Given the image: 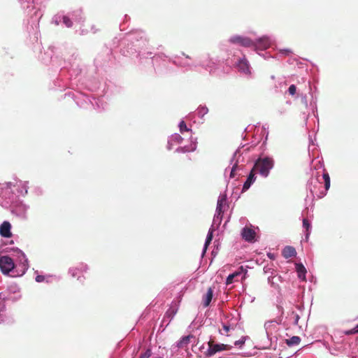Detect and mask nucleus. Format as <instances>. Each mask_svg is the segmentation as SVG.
Masks as SVG:
<instances>
[{
    "mask_svg": "<svg viewBox=\"0 0 358 358\" xmlns=\"http://www.w3.org/2000/svg\"><path fill=\"white\" fill-rule=\"evenodd\" d=\"M44 280H45V276L44 275H38L36 277V281L38 282H41L44 281Z\"/></svg>",
    "mask_w": 358,
    "mask_h": 358,
    "instance_id": "26",
    "label": "nucleus"
},
{
    "mask_svg": "<svg viewBox=\"0 0 358 358\" xmlns=\"http://www.w3.org/2000/svg\"><path fill=\"white\" fill-rule=\"evenodd\" d=\"M180 131L181 134H183L185 131H189V128L187 127L185 122L184 121H181L179 124Z\"/></svg>",
    "mask_w": 358,
    "mask_h": 358,
    "instance_id": "19",
    "label": "nucleus"
},
{
    "mask_svg": "<svg viewBox=\"0 0 358 358\" xmlns=\"http://www.w3.org/2000/svg\"><path fill=\"white\" fill-rule=\"evenodd\" d=\"M151 355V350L148 349L143 354L141 355L139 358H149Z\"/></svg>",
    "mask_w": 358,
    "mask_h": 358,
    "instance_id": "24",
    "label": "nucleus"
},
{
    "mask_svg": "<svg viewBox=\"0 0 358 358\" xmlns=\"http://www.w3.org/2000/svg\"><path fill=\"white\" fill-rule=\"evenodd\" d=\"M194 338V336L188 335L182 337L178 343L177 347L179 348H187L189 343L191 342V339Z\"/></svg>",
    "mask_w": 358,
    "mask_h": 358,
    "instance_id": "12",
    "label": "nucleus"
},
{
    "mask_svg": "<svg viewBox=\"0 0 358 358\" xmlns=\"http://www.w3.org/2000/svg\"><path fill=\"white\" fill-rule=\"evenodd\" d=\"M208 344L209 348L207 350L206 355L208 357L214 355L217 352L230 350L231 348L229 345L215 344L213 340H210Z\"/></svg>",
    "mask_w": 358,
    "mask_h": 358,
    "instance_id": "3",
    "label": "nucleus"
},
{
    "mask_svg": "<svg viewBox=\"0 0 358 358\" xmlns=\"http://www.w3.org/2000/svg\"><path fill=\"white\" fill-rule=\"evenodd\" d=\"M212 239H213V232L212 231H209L208 235H207L206 243H205V246L206 247H207V245L208 244H210V243L211 242Z\"/></svg>",
    "mask_w": 358,
    "mask_h": 358,
    "instance_id": "22",
    "label": "nucleus"
},
{
    "mask_svg": "<svg viewBox=\"0 0 358 358\" xmlns=\"http://www.w3.org/2000/svg\"><path fill=\"white\" fill-rule=\"evenodd\" d=\"M355 329H356V330H357V331L358 333V324L355 327Z\"/></svg>",
    "mask_w": 358,
    "mask_h": 358,
    "instance_id": "36",
    "label": "nucleus"
},
{
    "mask_svg": "<svg viewBox=\"0 0 358 358\" xmlns=\"http://www.w3.org/2000/svg\"><path fill=\"white\" fill-rule=\"evenodd\" d=\"M238 71L245 74H250V65L246 59H240L236 64Z\"/></svg>",
    "mask_w": 358,
    "mask_h": 358,
    "instance_id": "8",
    "label": "nucleus"
},
{
    "mask_svg": "<svg viewBox=\"0 0 358 358\" xmlns=\"http://www.w3.org/2000/svg\"><path fill=\"white\" fill-rule=\"evenodd\" d=\"M63 22L64 24H65V25L67 27H72L73 25V22L72 21L70 20L69 17H66V16H64L63 17Z\"/></svg>",
    "mask_w": 358,
    "mask_h": 358,
    "instance_id": "21",
    "label": "nucleus"
},
{
    "mask_svg": "<svg viewBox=\"0 0 358 358\" xmlns=\"http://www.w3.org/2000/svg\"><path fill=\"white\" fill-rule=\"evenodd\" d=\"M234 171H235V167L234 166L231 171V174H230V176L231 178L234 177Z\"/></svg>",
    "mask_w": 358,
    "mask_h": 358,
    "instance_id": "31",
    "label": "nucleus"
},
{
    "mask_svg": "<svg viewBox=\"0 0 358 358\" xmlns=\"http://www.w3.org/2000/svg\"><path fill=\"white\" fill-rule=\"evenodd\" d=\"M241 343H242V342H241V341H236V342H235V345H239V344H241Z\"/></svg>",
    "mask_w": 358,
    "mask_h": 358,
    "instance_id": "34",
    "label": "nucleus"
},
{
    "mask_svg": "<svg viewBox=\"0 0 358 358\" xmlns=\"http://www.w3.org/2000/svg\"><path fill=\"white\" fill-rule=\"evenodd\" d=\"M344 334H345V335H352V334H358V333H357V330H356V329H355V328H353V329H350V330H348V331H345L344 332Z\"/></svg>",
    "mask_w": 358,
    "mask_h": 358,
    "instance_id": "25",
    "label": "nucleus"
},
{
    "mask_svg": "<svg viewBox=\"0 0 358 358\" xmlns=\"http://www.w3.org/2000/svg\"><path fill=\"white\" fill-rule=\"evenodd\" d=\"M177 151H178V152H186L187 150H185V148H178V149H177Z\"/></svg>",
    "mask_w": 358,
    "mask_h": 358,
    "instance_id": "30",
    "label": "nucleus"
},
{
    "mask_svg": "<svg viewBox=\"0 0 358 358\" xmlns=\"http://www.w3.org/2000/svg\"><path fill=\"white\" fill-rule=\"evenodd\" d=\"M257 46L261 49H266L270 46V41L266 37L261 38L258 40Z\"/></svg>",
    "mask_w": 358,
    "mask_h": 358,
    "instance_id": "14",
    "label": "nucleus"
},
{
    "mask_svg": "<svg viewBox=\"0 0 358 358\" xmlns=\"http://www.w3.org/2000/svg\"><path fill=\"white\" fill-rule=\"evenodd\" d=\"M273 167V160L269 157L259 159L252 169L256 173H259L263 177H267L270 170Z\"/></svg>",
    "mask_w": 358,
    "mask_h": 358,
    "instance_id": "1",
    "label": "nucleus"
},
{
    "mask_svg": "<svg viewBox=\"0 0 358 358\" xmlns=\"http://www.w3.org/2000/svg\"><path fill=\"white\" fill-rule=\"evenodd\" d=\"M299 319V317L298 315H295V324H296L298 323V320Z\"/></svg>",
    "mask_w": 358,
    "mask_h": 358,
    "instance_id": "32",
    "label": "nucleus"
},
{
    "mask_svg": "<svg viewBox=\"0 0 358 358\" xmlns=\"http://www.w3.org/2000/svg\"><path fill=\"white\" fill-rule=\"evenodd\" d=\"M11 224L9 222L4 221L0 225V235L4 238H10L12 236V233L10 231Z\"/></svg>",
    "mask_w": 358,
    "mask_h": 358,
    "instance_id": "7",
    "label": "nucleus"
},
{
    "mask_svg": "<svg viewBox=\"0 0 358 358\" xmlns=\"http://www.w3.org/2000/svg\"><path fill=\"white\" fill-rule=\"evenodd\" d=\"M213 289L211 287H209L207 290V292L203 296V304L205 308L208 307L213 299Z\"/></svg>",
    "mask_w": 358,
    "mask_h": 358,
    "instance_id": "10",
    "label": "nucleus"
},
{
    "mask_svg": "<svg viewBox=\"0 0 358 358\" xmlns=\"http://www.w3.org/2000/svg\"><path fill=\"white\" fill-rule=\"evenodd\" d=\"M20 252L21 255H22L24 258H25V255H24V254L23 252H22L21 251H20Z\"/></svg>",
    "mask_w": 358,
    "mask_h": 358,
    "instance_id": "35",
    "label": "nucleus"
},
{
    "mask_svg": "<svg viewBox=\"0 0 358 358\" xmlns=\"http://www.w3.org/2000/svg\"><path fill=\"white\" fill-rule=\"evenodd\" d=\"M222 327H223V329L225 331L226 333H228L229 331V329H230V327L229 326L224 324L222 325Z\"/></svg>",
    "mask_w": 358,
    "mask_h": 358,
    "instance_id": "28",
    "label": "nucleus"
},
{
    "mask_svg": "<svg viewBox=\"0 0 358 358\" xmlns=\"http://www.w3.org/2000/svg\"><path fill=\"white\" fill-rule=\"evenodd\" d=\"M323 179L324 180L325 189L328 190L330 187V177L327 173L323 174Z\"/></svg>",
    "mask_w": 358,
    "mask_h": 358,
    "instance_id": "18",
    "label": "nucleus"
},
{
    "mask_svg": "<svg viewBox=\"0 0 358 358\" xmlns=\"http://www.w3.org/2000/svg\"><path fill=\"white\" fill-rule=\"evenodd\" d=\"M225 203V199L224 198H220L217 201V208H216V213L217 217L222 216V214L223 213L222 207L224 203Z\"/></svg>",
    "mask_w": 358,
    "mask_h": 358,
    "instance_id": "16",
    "label": "nucleus"
},
{
    "mask_svg": "<svg viewBox=\"0 0 358 358\" xmlns=\"http://www.w3.org/2000/svg\"><path fill=\"white\" fill-rule=\"evenodd\" d=\"M240 273H241V272H234V273L230 274L226 280V284L230 285V284L233 283L234 278L237 277L238 275H240Z\"/></svg>",
    "mask_w": 358,
    "mask_h": 358,
    "instance_id": "17",
    "label": "nucleus"
},
{
    "mask_svg": "<svg viewBox=\"0 0 358 358\" xmlns=\"http://www.w3.org/2000/svg\"><path fill=\"white\" fill-rule=\"evenodd\" d=\"M255 174L256 173L252 169L249 176H248L246 181L243 184L242 189L243 192L248 190L251 185L255 181Z\"/></svg>",
    "mask_w": 358,
    "mask_h": 358,
    "instance_id": "9",
    "label": "nucleus"
},
{
    "mask_svg": "<svg viewBox=\"0 0 358 358\" xmlns=\"http://www.w3.org/2000/svg\"><path fill=\"white\" fill-rule=\"evenodd\" d=\"M158 358H162V357H158Z\"/></svg>",
    "mask_w": 358,
    "mask_h": 358,
    "instance_id": "37",
    "label": "nucleus"
},
{
    "mask_svg": "<svg viewBox=\"0 0 358 358\" xmlns=\"http://www.w3.org/2000/svg\"><path fill=\"white\" fill-rule=\"evenodd\" d=\"M296 268L298 273V277L303 281H306V269L301 264H296Z\"/></svg>",
    "mask_w": 358,
    "mask_h": 358,
    "instance_id": "13",
    "label": "nucleus"
},
{
    "mask_svg": "<svg viewBox=\"0 0 358 358\" xmlns=\"http://www.w3.org/2000/svg\"><path fill=\"white\" fill-rule=\"evenodd\" d=\"M166 314H167V315H174V314H175V312H174V310H172V309H171V308H170V309H169V310H167Z\"/></svg>",
    "mask_w": 358,
    "mask_h": 358,
    "instance_id": "29",
    "label": "nucleus"
},
{
    "mask_svg": "<svg viewBox=\"0 0 358 358\" xmlns=\"http://www.w3.org/2000/svg\"><path fill=\"white\" fill-rule=\"evenodd\" d=\"M232 43H238L243 47H250L254 45L253 42L248 37H243L240 36H233L229 39Z\"/></svg>",
    "mask_w": 358,
    "mask_h": 358,
    "instance_id": "4",
    "label": "nucleus"
},
{
    "mask_svg": "<svg viewBox=\"0 0 358 358\" xmlns=\"http://www.w3.org/2000/svg\"><path fill=\"white\" fill-rule=\"evenodd\" d=\"M208 112V108L205 107H201L199 108V113L202 114L203 115Z\"/></svg>",
    "mask_w": 358,
    "mask_h": 358,
    "instance_id": "27",
    "label": "nucleus"
},
{
    "mask_svg": "<svg viewBox=\"0 0 358 358\" xmlns=\"http://www.w3.org/2000/svg\"><path fill=\"white\" fill-rule=\"evenodd\" d=\"M87 269L86 265L83 264H80L77 266H73L70 268V273L73 278H77L78 280H80L81 275L85 272Z\"/></svg>",
    "mask_w": 358,
    "mask_h": 358,
    "instance_id": "5",
    "label": "nucleus"
},
{
    "mask_svg": "<svg viewBox=\"0 0 358 358\" xmlns=\"http://www.w3.org/2000/svg\"><path fill=\"white\" fill-rule=\"evenodd\" d=\"M288 92L289 93V94L291 95H294L296 94V87L294 85H292L289 86V89H288Z\"/></svg>",
    "mask_w": 358,
    "mask_h": 358,
    "instance_id": "23",
    "label": "nucleus"
},
{
    "mask_svg": "<svg viewBox=\"0 0 358 358\" xmlns=\"http://www.w3.org/2000/svg\"><path fill=\"white\" fill-rule=\"evenodd\" d=\"M176 138H177V139H178V142H180V141H182V137H181L180 136H179V135H178V136H176Z\"/></svg>",
    "mask_w": 358,
    "mask_h": 358,
    "instance_id": "33",
    "label": "nucleus"
},
{
    "mask_svg": "<svg viewBox=\"0 0 358 358\" xmlns=\"http://www.w3.org/2000/svg\"><path fill=\"white\" fill-rule=\"evenodd\" d=\"M300 342H301V338L299 336H294L291 337L290 338L285 340V343L289 347L299 345L300 343Z\"/></svg>",
    "mask_w": 358,
    "mask_h": 358,
    "instance_id": "15",
    "label": "nucleus"
},
{
    "mask_svg": "<svg viewBox=\"0 0 358 358\" xmlns=\"http://www.w3.org/2000/svg\"><path fill=\"white\" fill-rule=\"evenodd\" d=\"M15 267V264L12 258L8 256H2L0 257V268L3 274H8Z\"/></svg>",
    "mask_w": 358,
    "mask_h": 358,
    "instance_id": "2",
    "label": "nucleus"
},
{
    "mask_svg": "<svg viewBox=\"0 0 358 358\" xmlns=\"http://www.w3.org/2000/svg\"><path fill=\"white\" fill-rule=\"evenodd\" d=\"M303 226L304 228H306V229L307 231L306 238H308V236L309 235L308 230H309V228L310 227V224L307 219L303 220Z\"/></svg>",
    "mask_w": 358,
    "mask_h": 358,
    "instance_id": "20",
    "label": "nucleus"
},
{
    "mask_svg": "<svg viewBox=\"0 0 358 358\" xmlns=\"http://www.w3.org/2000/svg\"><path fill=\"white\" fill-rule=\"evenodd\" d=\"M241 235L243 238L248 242H254L255 241L256 232L251 228L244 227L242 229Z\"/></svg>",
    "mask_w": 358,
    "mask_h": 358,
    "instance_id": "6",
    "label": "nucleus"
},
{
    "mask_svg": "<svg viewBox=\"0 0 358 358\" xmlns=\"http://www.w3.org/2000/svg\"><path fill=\"white\" fill-rule=\"evenodd\" d=\"M282 256L285 259H288L292 257H295L296 255V250L292 246H286L282 252Z\"/></svg>",
    "mask_w": 358,
    "mask_h": 358,
    "instance_id": "11",
    "label": "nucleus"
}]
</instances>
